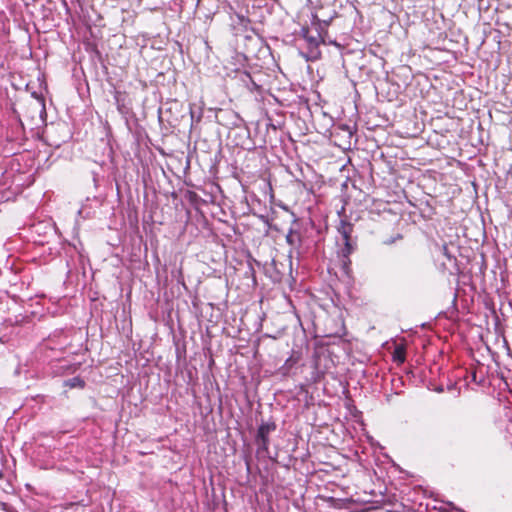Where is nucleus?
<instances>
[{
  "mask_svg": "<svg viewBox=\"0 0 512 512\" xmlns=\"http://www.w3.org/2000/svg\"><path fill=\"white\" fill-rule=\"evenodd\" d=\"M73 381L74 383H71V386H74L75 384H77V382L81 383V386H83V382L80 379L74 378Z\"/></svg>",
  "mask_w": 512,
  "mask_h": 512,
  "instance_id": "obj_8",
  "label": "nucleus"
},
{
  "mask_svg": "<svg viewBox=\"0 0 512 512\" xmlns=\"http://www.w3.org/2000/svg\"><path fill=\"white\" fill-rule=\"evenodd\" d=\"M38 106H42L43 107V104H41V102H38ZM39 107H37L38 109Z\"/></svg>",
  "mask_w": 512,
  "mask_h": 512,
  "instance_id": "obj_11",
  "label": "nucleus"
},
{
  "mask_svg": "<svg viewBox=\"0 0 512 512\" xmlns=\"http://www.w3.org/2000/svg\"><path fill=\"white\" fill-rule=\"evenodd\" d=\"M73 381L74 383H71V386H74L75 384H77V382L81 383V386H83V382L80 379L74 378Z\"/></svg>",
  "mask_w": 512,
  "mask_h": 512,
  "instance_id": "obj_7",
  "label": "nucleus"
},
{
  "mask_svg": "<svg viewBox=\"0 0 512 512\" xmlns=\"http://www.w3.org/2000/svg\"><path fill=\"white\" fill-rule=\"evenodd\" d=\"M338 232L340 233L344 242V247L339 252L343 269L348 273L350 267L349 255L354 251V246L351 242V234L353 232V225L345 220H341L338 226Z\"/></svg>",
  "mask_w": 512,
  "mask_h": 512,
  "instance_id": "obj_1",
  "label": "nucleus"
},
{
  "mask_svg": "<svg viewBox=\"0 0 512 512\" xmlns=\"http://www.w3.org/2000/svg\"><path fill=\"white\" fill-rule=\"evenodd\" d=\"M73 381L74 383H71V386H74L75 384H77V382L81 383V386H83V382L80 379L74 378Z\"/></svg>",
  "mask_w": 512,
  "mask_h": 512,
  "instance_id": "obj_6",
  "label": "nucleus"
},
{
  "mask_svg": "<svg viewBox=\"0 0 512 512\" xmlns=\"http://www.w3.org/2000/svg\"><path fill=\"white\" fill-rule=\"evenodd\" d=\"M297 359L293 358L292 356L288 358L285 362V364L279 369V372L282 375H286L289 371V369L296 363Z\"/></svg>",
  "mask_w": 512,
  "mask_h": 512,
  "instance_id": "obj_2",
  "label": "nucleus"
},
{
  "mask_svg": "<svg viewBox=\"0 0 512 512\" xmlns=\"http://www.w3.org/2000/svg\"><path fill=\"white\" fill-rule=\"evenodd\" d=\"M302 32H303V36L304 38L311 44L317 46L319 41H318V38L317 37H312V36H309V32H308V29H302Z\"/></svg>",
  "mask_w": 512,
  "mask_h": 512,
  "instance_id": "obj_5",
  "label": "nucleus"
},
{
  "mask_svg": "<svg viewBox=\"0 0 512 512\" xmlns=\"http://www.w3.org/2000/svg\"><path fill=\"white\" fill-rule=\"evenodd\" d=\"M286 239H287V242H289L290 244H292V243H293L292 235H291V234H288V235H287V237H286Z\"/></svg>",
  "mask_w": 512,
  "mask_h": 512,
  "instance_id": "obj_9",
  "label": "nucleus"
},
{
  "mask_svg": "<svg viewBox=\"0 0 512 512\" xmlns=\"http://www.w3.org/2000/svg\"><path fill=\"white\" fill-rule=\"evenodd\" d=\"M442 254L447 258L448 261H455V256L449 251L447 244H443L440 248Z\"/></svg>",
  "mask_w": 512,
  "mask_h": 512,
  "instance_id": "obj_4",
  "label": "nucleus"
},
{
  "mask_svg": "<svg viewBox=\"0 0 512 512\" xmlns=\"http://www.w3.org/2000/svg\"><path fill=\"white\" fill-rule=\"evenodd\" d=\"M270 430L269 425H261L258 430V438H260L263 442V445H266L267 442V434Z\"/></svg>",
  "mask_w": 512,
  "mask_h": 512,
  "instance_id": "obj_3",
  "label": "nucleus"
},
{
  "mask_svg": "<svg viewBox=\"0 0 512 512\" xmlns=\"http://www.w3.org/2000/svg\"><path fill=\"white\" fill-rule=\"evenodd\" d=\"M453 511H455V512H463L462 510H460L458 508H453Z\"/></svg>",
  "mask_w": 512,
  "mask_h": 512,
  "instance_id": "obj_10",
  "label": "nucleus"
}]
</instances>
